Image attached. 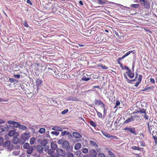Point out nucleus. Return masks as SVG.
Listing matches in <instances>:
<instances>
[{
    "instance_id": "obj_1",
    "label": "nucleus",
    "mask_w": 157,
    "mask_h": 157,
    "mask_svg": "<svg viewBox=\"0 0 157 157\" xmlns=\"http://www.w3.org/2000/svg\"><path fill=\"white\" fill-rule=\"evenodd\" d=\"M62 147L63 148L65 149L68 151H72L73 147L71 145H70L69 142L67 140L63 142Z\"/></svg>"
},
{
    "instance_id": "obj_2",
    "label": "nucleus",
    "mask_w": 157,
    "mask_h": 157,
    "mask_svg": "<svg viewBox=\"0 0 157 157\" xmlns=\"http://www.w3.org/2000/svg\"><path fill=\"white\" fill-rule=\"evenodd\" d=\"M123 130L126 131L127 133H131L134 135L137 134L135 128L134 127H126L124 128Z\"/></svg>"
},
{
    "instance_id": "obj_3",
    "label": "nucleus",
    "mask_w": 157,
    "mask_h": 157,
    "mask_svg": "<svg viewBox=\"0 0 157 157\" xmlns=\"http://www.w3.org/2000/svg\"><path fill=\"white\" fill-rule=\"evenodd\" d=\"M36 84L37 86V89L36 90H34L33 91V92L35 91V93H34V94H35V93H36L37 92H38L39 87H40L42 86L43 81L41 79L39 78L37 79L36 81Z\"/></svg>"
},
{
    "instance_id": "obj_4",
    "label": "nucleus",
    "mask_w": 157,
    "mask_h": 157,
    "mask_svg": "<svg viewBox=\"0 0 157 157\" xmlns=\"http://www.w3.org/2000/svg\"><path fill=\"white\" fill-rule=\"evenodd\" d=\"M12 126L11 125H5L4 126H0V130L2 132L9 131Z\"/></svg>"
},
{
    "instance_id": "obj_5",
    "label": "nucleus",
    "mask_w": 157,
    "mask_h": 157,
    "mask_svg": "<svg viewBox=\"0 0 157 157\" xmlns=\"http://www.w3.org/2000/svg\"><path fill=\"white\" fill-rule=\"evenodd\" d=\"M8 123L10 124H13L15 127H19L20 124L19 123L13 121H8Z\"/></svg>"
},
{
    "instance_id": "obj_6",
    "label": "nucleus",
    "mask_w": 157,
    "mask_h": 157,
    "mask_svg": "<svg viewBox=\"0 0 157 157\" xmlns=\"http://www.w3.org/2000/svg\"><path fill=\"white\" fill-rule=\"evenodd\" d=\"M29 136V133L26 132L22 134L21 137L22 139L25 140L26 141L28 140Z\"/></svg>"
},
{
    "instance_id": "obj_7",
    "label": "nucleus",
    "mask_w": 157,
    "mask_h": 157,
    "mask_svg": "<svg viewBox=\"0 0 157 157\" xmlns=\"http://www.w3.org/2000/svg\"><path fill=\"white\" fill-rule=\"evenodd\" d=\"M36 149V146H32L29 147L27 150L26 152L28 155L31 154L34 150Z\"/></svg>"
},
{
    "instance_id": "obj_8",
    "label": "nucleus",
    "mask_w": 157,
    "mask_h": 157,
    "mask_svg": "<svg viewBox=\"0 0 157 157\" xmlns=\"http://www.w3.org/2000/svg\"><path fill=\"white\" fill-rule=\"evenodd\" d=\"M73 136L76 139H79L82 137V135L79 132H74L72 133Z\"/></svg>"
},
{
    "instance_id": "obj_9",
    "label": "nucleus",
    "mask_w": 157,
    "mask_h": 157,
    "mask_svg": "<svg viewBox=\"0 0 157 157\" xmlns=\"http://www.w3.org/2000/svg\"><path fill=\"white\" fill-rule=\"evenodd\" d=\"M101 132L104 136L107 138H110L113 137V136L110 135L108 133L105 131L101 130Z\"/></svg>"
},
{
    "instance_id": "obj_10",
    "label": "nucleus",
    "mask_w": 157,
    "mask_h": 157,
    "mask_svg": "<svg viewBox=\"0 0 157 157\" xmlns=\"http://www.w3.org/2000/svg\"><path fill=\"white\" fill-rule=\"evenodd\" d=\"M126 73L130 78H132L134 77V73L131 71V70H129L128 71L126 72Z\"/></svg>"
},
{
    "instance_id": "obj_11",
    "label": "nucleus",
    "mask_w": 157,
    "mask_h": 157,
    "mask_svg": "<svg viewBox=\"0 0 157 157\" xmlns=\"http://www.w3.org/2000/svg\"><path fill=\"white\" fill-rule=\"evenodd\" d=\"M90 155L91 157H96L97 156V153L96 151L94 149H92L89 151Z\"/></svg>"
},
{
    "instance_id": "obj_12",
    "label": "nucleus",
    "mask_w": 157,
    "mask_h": 157,
    "mask_svg": "<svg viewBox=\"0 0 157 157\" xmlns=\"http://www.w3.org/2000/svg\"><path fill=\"white\" fill-rule=\"evenodd\" d=\"M36 149L39 153H41L43 152V148L42 146L39 145L36 146Z\"/></svg>"
},
{
    "instance_id": "obj_13",
    "label": "nucleus",
    "mask_w": 157,
    "mask_h": 157,
    "mask_svg": "<svg viewBox=\"0 0 157 157\" xmlns=\"http://www.w3.org/2000/svg\"><path fill=\"white\" fill-rule=\"evenodd\" d=\"M65 135H68L69 138H70L72 137V135L71 133L70 132H69L67 131H65L62 132L61 135L62 136H63Z\"/></svg>"
},
{
    "instance_id": "obj_14",
    "label": "nucleus",
    "mask_w": 157,
    "mask_h": 157,
    "mask_svg": "<svg viewBox=\"0 0 157 157\" xmlns=\"http://www.w3.org/2000/svg\"><path fill=\"white\" fill-rule=\"evenodd\" d=\"M56 153L57 154L60 156H63L64 155V153L62 149H59L56 150Z\"/></svg>"
},
{
    "instance_id": "obj_15",
    "label": "nucleus",
    "mask_w": 157,
    "mask_h": 157,
    "mask_svg": "<svg viewBox=\"0 0 157 157\" xmlns=\"http://www.w3.org/2000/svg\"><path fill=\"white\" fill-rule=\"evenodd\" d=\"M145 8L146 9H149L150 8V4L149 2L147 1L146 0L143 4Z\"/></svg>"
},
{
    "instance_id": "obj_16",
    "label": "nucleus",
    "mask_w": 157,
    "mask_h": 157,
    "mask_svg": "<svg viewBox=\"0 0 157 157\" xmlns=\"http://www.w3.org/2000/svg\"><path fill=\"white\" fill-rule=\"evenodd\" d=\"M15 131L14 130H11L8 133V135L9 136H17V135L15 136V134H17V135H18V133L17 132H16V133H15Z\"/></svg>"
},
{
    "instance_id": "obj_17",
    "label": "nucleus",
    "mask_w": 157,
    "mask_h": 157,
    "mask_svg": "<svg viewBox=\"0 0 157 157\" xmlns=\"http://www.w3.org/2000/svg\"><path fill=\"white\" fill-rule=\"evenodd\" d=\"M134 117L132 116H131L125 120L124 123V124H127L130 122H132L134 120Z\"/></svg>"
},
{
    "instance_id": "obj_18",
    "label": "nucleus",
    "mask_w": 157,
    "mask_h": 157,
    "mask_svg": "<svg viewBox=\"0 0 157 157\" xmlns=\"http://www.w3.org/2000/svg\"><path fill=\"white\" fill-rule=\"evenodd\" d=\"M52 129L56 131H63L62 128L58 126H54L52 128Z\"/></svg>"
},
{
    "instance_id": "obj_19",
    "label": "nucleus",
    "mask_w": 157,
    "mask_h": 157,
    "mask_svg": "<svg viewBox=\"0 0 157 157\" xmlns=\"http://www.w3.org/2000/svg\"><path fill=\"white\" fill-rule=\"evenodd\" d=\"M133 51H129L128 52H127L124 55L121 57H119L118 58V60H121L123 59L127 56L129 55L131 52H132Z\"/></svg>"
},
{
    "instance_id": "obj_20",
    "label": "nucleus",
    "mask_w": 157,
    "mask_h": 157,
    "mask_svg": "<svg viewBox=\"0 0 157 157\" xmlns=\"http://www.w3.org/2000/svg\"><path fill=\"white\" fill-rule=\"evenodd\" d=\"M51 147L52 150H55L57 148V145L54 142H52L51 143Z\"/></svg>"
},
{
    "instance_id": "obj_21",
    "label": "nucleus",
    "mask_w": 157,
    "mask_h": 157,
    "mask_svg": "<svg viewBox=\"0 0 157 157\" xmlns=\"http://www.w3.org/2000/svg\"><path fill=\"white\" fill-rule=\"evenodd\" d=\"M48 143V141L47 139H44L41 140L40 142V144L43 146H45Z\"/></svg>"
},
{
    "instance_id": "obj_22",
    "label": "nucleus",
    "mask_w": 157,
    "mask_h": 157,
    "mask_svg": "<svg viewBox=\"0 0 157 157\" xmlns=\"http://www.w3.org/2000/svg\"><path fill=\"white\" fill-rule=\"evenodd\" d=\"M82 147L81 144L79 143H77L75 146V149L76 150H78L80 149Z\"/></svg>"
},
{
    "instance_id": "obj_23",
    "label": "nucleus",
    "mask_w": 157,
    "mask_h": 157,
    "mask_svg": "<svg viewBox=\"0 0 157 157\" xmlns=\"http://www.w3.org/2000/svg\"><path fill=\"white\" fill-rule=\"evenodd\" d=\"M10 144V141L7 140L3 143V146L5 147H8Z\"/></svg>"
},
{
    "instance_id": "obj_24",
    "label": "nucleus",
    "mask_w": 157,
    "mask_h": 157,
    "mask_svg": "<svg viewBox=\"0 0 157 157\" xmlns=\"http://www.w3.org/2000/svg\"><path fill=\"white\" fill-rule=\"evenodd\" d=\"M146 113L145 110L144 109H140L137 112V113H140L141 114H145Z\"/></svg>"
},
{
    "instance_id": "obj_25",
    "label": "nucleus",
    "mask_w": 157,
    "mask_h": 157,
    "mask_svg": "<svg viewBox=\"0 0 157 157\" xmlns=\"http://www.w3.org/2000/svg\"><path fill=\"white\" fill-rule=\"evenodd\" d=\"M19 139L17 137L14 138L12 140L13 143L14 144H17L19 143Z\"/></svg>"
},
{
    "instance_id": "obj_26",
    "label": "nucleus",
    "mask_w": 157,
    "mask_h": 157,
    "mask_svg": "<svg viewBox=\"0 0 157 157\" xmlns=\"http://www.w3.org/2000/svg\"><path fill=\"white\" fill-rule=\"evenodd\" d=\"M66 99L67 100H72L74 101H76V100H77V99L75 97L72 96L69 97L67 98Z\"/></svg>"
},
{
    "instance_id": "obj_27",
    "label": "nucleus",
    "mask_w": 157,
    "mask_h": 157,
    "mask_svg": "<svg viewBox=\"0 0 157 157\" xmlns=\"http://www.w3.org/2000/svg\"><path fill=\"white\" fill-rule=\"evenodd\" d=\"M94 101L95 105H101V104H102V102L100 100H98L95 99Z\"/></svg>"
},
{
    "instance_id": "obj_28",
    "label": "nucleus",
    "mask_w": 157,
    "mask_h": 157,
    "mask_svg": "<svg viewBox=\"0 0 157 157\" xmlns=\"http://www.w3.org/2000/svg\"><path fill=\"white\" fill-rule=\"evenodd\" d=\"M106 0H98V2L100 5H103L106 3V2L105 1Z\"/></svg>"
},
{
    "instance_id": "obj_29",
    "label": "nucleus",
    "mask_w": 157,
    "mask_h": 157,
    "mask_svg": "<svg viewBox=\"0 0 157 157\" xmlns=\"http://www.w3.org/2000/svg\"><path fill=\"white\" fill-rule=\"evenodd\" d=\"M132 148L134 150H137L138 151H141V149H143L142 148H140L138 147L133 146L132 147Z\"/></svg>"
},
{
    "instance_id": "obj_30",
    "label": "nucleus",
    "mask_w": 157,
    "mask_h": 157,
    "mask_svg": "<svg viewBox=\"0 0 157 157\" xmlns=\"http://www.w3.org/2000/svg\"><path fill=\"white\" fill-rule=\"evenodd\" d=\"M51 134L52 136H57L59 135V132L57 131H52L51 132Z\"/></svg>"
},
{
    "instance_id": "obj_31",
    "label": "nucleus",
    "mask_w": 157,
    "mask_h": 157,
    "mask_svg": "<svg viewBox=\"0 0 157 157\" xmlns=\"http://www.w3.org/2000/svg\"><path fill=\"white\" fill-rule=\"evenodd\" d=\"M23 147L25 149H28L30 146L29 143H26L24 144Z\"/></svg>"
},
{
    "instance_id": "obj_32",
    "label": "nucleus",
    "mask_w": 157,
    "mask_h": 157,
    "mask_svg": "<svg viewBox=\"0 0 157 157\" xmlns=\"http://www.w3.org/2000/svg\"><path fill=\"white\" fill-rule=\"evenodd\" d=\"M140 5L138 4H132L130 5V6L135 8H138Z\"/></svg>"
},
{
    "instance_id": "obj_33",
    "label": "nucleus",
    "mask_w": 157,
    "mask_h": 157,
    "mask_svg": "<svg viewBox=\"0 0 157 157\" xmlns=\"http://www.w3.org/2000/svg\"><path fill=\"white\" fill-rule=\"evenodd\" d=\"M90 78H86L85 76H84L82 78V80L84 81H87L90 79Z\"/></svg>"
},
{
    "instance_id": "obj_34",
    "label": "nucleus",
    "mask_w": 157,
    "mask_h": 157,
    "mask_svg": "<svg viewBox=\"0 0 157 157\" xmlns=\"http://www.w3.org/2000/svg\"><path fill=\"white\" fill-rule=\"evenodd\" d=\"M90 144L92 145L95 146L96 147H98V145L97 144L93 141H90Z\"/></svg>"
},
{
    "instance_id": "obj_35",
    "label": "nucleus",
    "mask_w": 157,
    "mask_h": 157,
    "mask_svg": "<svg viewBox=\"0 0 157 157\" xmlns=\"http://www.w3.org/2000/svg\"><path fill=\"white\" fill-rule=\"evenodd\" d=\"M19 128L20 129L23 130H25L27 129V128L24 125H21V124Z\"/></svg>"
},
{
    "instance_id": "obj_36",
    "label": "nucleus",
    "mask_w": 157,
    "mask_h": 157,
    "mask_svg": "<svg viewBox=\"0 0 157 157\" xmlns=\"http://www.w3.org/2000/svg\"><path fill=\"white\" fill-rule=\"evenodd\" d=\"M45 129L44 128H41L39 132L40 133L42 134L45 132Z\"/></svg>"
},
{
    "instance_id": "obj_37",
    "label": "nucleus",
    "mask_w": 157,
    "mask_h": 157,
    "mask_svg": "<svg viewBox=\"0 0 157 157\" xmlns=\"http://www.w3.org/2000/svg\"><path fill=\"white\" fill-rule=\"evenodd\" d=\"M25 142V140L22 139L21 137L20 140L19 139V143L21 144H23Z\"/></svg>"
},
{
    "instance_id": "obj_38",
    "label": "nucleus",
    "mask_w": 157,
    "mask_h": 157,
    "mask_svg": "<svg viewBox=\"0 0 157 157\" xmlns=\"http://www.w3.org/2000/svg\"><path fill=\"white\" fill-rule=\"evenodd\" d=\"M90 124L93 127H95L96 126V124L93 121H90Z\"/></svg>"
},
{
    "instance_id": "obj_39",
    "label": "nucleus",
    "mask_w": 157,
    "mask_h": 157,
    "mask_svg": "<svg viewBox=\"0 0 157 157\" xmlns=\"http://www.w3.org/2000/svg\"><path fill=\"white\" fill-rule=\"evenodd\" d=\"M35 139L34 137H32L30 139V143L31 145L33 144L34 143Z\"/></svg>"
},
{
    "instance_id": "obj_40",
    "label": "nucleus",
    "mask_w": 157,
    "mask_h": 157,
    "mask_svg": "<svg viewBox=\"0 0 157 157\" xmlns=\"http://www.w3.org/2000/svg\"><path fill=\"white\" fill-rule=\"evenodd\" d=\"M108 154L110 157H115L114 154L110 151H108Z\"/></svg>"
},
{
    "instance_id": "obj_41",
    "label": "nucleus",
    "mask_w": 157,
    "mask_h": 157,
    "mask_svg": "<svg viewBox=\"0 0 157 157\" xmlns=\"http://www.w3.org/2000/svg\"><path fill=\"white\" fill-rule=\"evenodd\" d=\"M82 151L84 153L86 154L88 152V150L87 148H85L82 149Z\"/></svg>"
},
{
    "instance_id": "obj_42",
    "label": "nucleus",
    "mask_w": 157,
    "mask_h": 157,
    "mask_svg": "<svg viewBox=\"0 0 157 157\" xmlns=\"http://www.w3.org/2000/svg\"><path fill=\"white\" fill-rule=\"evenodd\" d=\"M46 146L44 147L43 150L45 152H47L48 151L49 148V146L48 145L45 146Z\"/></svg>"
},
{
    "instance_id": "obj_43",
    "label": "nucleus",
    "mask_w": 157,
    "mask_h": 157,
    "mask_svg": "<svg viewBox=\"0 0 157 157\" xmlns=\"http://www.w3.org/2000/svg\"><path fill=\"white\" fill-rule=\"evenodd\" d=\"M98 157H106L105 155L103 153H100L98 154Z\"/></svg>"
},
{
    "instance_id": "obj_44",
    "label": "nucleus",
    "mask_w": 157,
    "mask_h": 157,
    "mask_svg": "<svg viewBox=\"0 0 157 157\" xmlns=\"http://www.w3.org/2000/svg\"><path fill=\"white\" fill-rule=\"evenodd\" d=\"M99 67H100L101 68L104 69H106L108 68V67H106L105 65H103L102 64L99 65Z\"/></svg>"
},
{
    "instance_id": "obj_45",
    "label": "nucleus",
    "mask_w": 157,
    "mask_h": 157,
    "mask_svg": "<svg viewBox=\"0 0 157 157\" xmlns=\"http://www.w3.org/2000/svg\"><path fill=\"white\" fill-rule=\"evenodd\" d=\"M48 151V154L51 155H52V154L54 153V151H53L52 149H49Z\"/></svg>"
},
{
    "instance_id": "obj_46",
    "label": "nucleus",
    "mask_w": 157,
    "mask_h": 157,
    "mask_svg": "<svg viewBox=\"0 0 157 157\" xmlns=\"http://www.w3.org/2000/svg\"><path fill=\"white\" fill-rule=\"evenodd\" d=\"M144 115H142V116L143 117V118L145 119L146 120H147L148 118V116L146 115V113L144 114Z\"/></svg>"
},
{
    "instance_id": "obj_47",
    "label": "nucleus",
    "mask_w": 157,
    "mask_h": 157,
    "mask_svg": "<svg viewBox=\"0 0 157 157\" xmlns=\"http://www.w3.org/2000/svg\"><path fill=\"white\" fill-rule=\"evenodd\" d=\"M20 153L19 151H14L13 152V154L15 155H18Z\"/></svg>"
},
{
    "instance_id": "obj_48",
    "label": "nucleus",
    "mask_w": 157,
    "mask_h": 157,
    "mask_svg": "<svg viewBox=\"0 0 157 157\" xmlns=\"http://www.w3.org/2000/svg\"><path fill=\"white\" fill-rule=\"evenodd\" d=\"M63 140L62 139L59 140L57 141V143L59 144H62H62L63 143Z\"/></svg>"
},
{
    "instance_id": "obj_49",
    "label": "nucleus",
    "mask_w": 157,
    "mask_h": 157,
    "mask_svg": "<svg viewBox=\"0 0 157 157\" xmlns=\"http://www.w3.org/2000/svg\"><path fill=\"white\" fill-rule=\"evenodd\" d=\"M67 157H74V155L72 153L69 152L67 154Z\"/></svg>"
},
{
    "instance_id": "obj_50",
    "label": "nucleus",
    "mask_w": 157,
    "mask_h": 157,
    "mask_svg": "<svg viewBox=\"0 0 157 157\" xmlns=\"http://www.w3.org/2000/svg\"><path fill=\"white\" fill-rule=\"evenodd\" d=\"M95 109V110H96V111L97 112V115L98 116V117L99 118H101L102 117V115L101 114V113L98 112L97 111V110Z\"/></svg>"
},
{
    "instance_id": "obj_51",
    "label": "nucleus",
    "mask_w": 157,
    "mask_h": 157,
    "mask_svg": "<svg viewBox=\"0 0 157 157\" xmlns=\"http://www.w3.org/2000/svg\"><path fill=\"white\" fill-rule=\"evenodd\" d=\"M13 145H10L8 147L7 149L9 150H10L12 149L13 148Z\"/></svg>"
},
{
    "instance_id": "obj_52",
    "label": "nucleus",
    "mask_w": 157,
    "mask_h": 157,
    "mask_svg": "<svg viewBox=\"0 0 157 157\" xmlns=\"http://www.w3.org/2000/svg\"><path fill=\"white\" fill-rule=\"evenodd\" d=\"M9 80L11 82L13 83L16 81V80L13 78H9Z\"/></svg>"
},
{
    "instance_id": "obj_53",
    "label": "nucleus",
    "mask_w": 157,
    "mask_h": 157,
    "mask_svg": "<svg viewBox=\"0 0 157 157\" xmlns=\"http://www.w3.org/2000/svg\"><path fill=\"white\" fill-rule=\"evenodd\" d=\"M142 78V76L141 75H139L138 78V81L139 82H141V81Z\"/></svg>"
},
{
    "instance_id": "obj_54",
    "label": "nucleus",
    "mask_w": 157,
    "mask_h": 157,
    "mask_svg": "<svg viewBox=\"0 0 157 157\" xmlns=\"http://www.w3.org/2000/svg\"><path fill=\"white\" fill-rule=\"evenodd\" d=\"M68 111V110L67 109H65L61 112V114H64L67 113Z\"/></svg>"
},
{
    "instance_id": "obj_55",
    "label": "nucleus",
    "mask_w": 157,
    "mask_h": 157,
    "mask_svg": "<svg viewBox=\"0 0 157 157\" xmlns=\"http://www.w3.org/2000/svg\"><path fill=\"white\" fill-rule=\"evenodd\" d=\"M48 157H59V155L56 154H55L53 155H51Z\"/></svg>"
},
{
    "instance_id": "obj_56",
    "label": "nucleus",
    "mask_w": 157,
    "mask_h": 157,
    "mask_svg": "<svg viewBox=\"0 0 157 157\" xmlns=\"http://www.w3.org/2000/svg\"><path fill=\"white\" fill-rule=\"evenodd\" d=\"M4 140L2 137H0V146H1L3 144Z\"/></svg>"
},
{
    "instance_id": "obj_57",
    "label": "nucleus",
    "mask_w": 157,
    "mask_h": 157,
    "mask_svg": "<svg viewBox=\"0 0 157 157\" xmlns=\"http://www.w3.org/2000/svg\"><path fill=\"white\" fill-rule=\"evenodd\" d=\"M24 25L25 27H26L28 28L29 26V25L27 24V21H25L24 22V23L23 24Z\"/></svg>"
},
{
    "instance_id": "obj_58",
    "label": "nucleus",
    "mask_w": 157,
    "mask_h": 157,
    "mask_svg": "<svg viewBox=\"0 0 157 157\" xmlns=\"http://www.w3.org/2000/svg\"><path fill=\"white\" fill-rule=\"evenodd\" d=\"M151 87H147L144 89L143 90H141V91H145L146 90H147L149 89H151Z\"/></svg>"
},
{
    "instance_id": "obj_59",
    "label": "nucleus",
    "mask_w": 157,
    "mask_h": 157,
    "mask_svg": "<svg viewBox=\"0 0 157 157\" xmlns=\"http://www.w3.org/2000/svg\"><path fill=\"white\" fill-rule=\"evenodd\" d=\"M13 77H15V78H19L20 77V76L19 75H13Z\"/></svg>"
},
{
    "instance_id": "obj_60",
    "label": "nucleus",
    "mask_w": 157,
    "mask_h": 157,
    "mask_svg": "<svg viewBox=\"0 0 157 157\" xmlns=\"http://www.w3.org/2000/svg\"><path fill=\"white\" fill-rule=\"evenodd\" d=\"M101 107H102L104 109V112H105V105L102 102V104H101Z\"/></svg>"
},
{
    "instance_id": "obj_61",
    "label": "nucleus",
    "mask_w": 157,
    "mask_h": 157,
    "mask_svg": "<svg viewBox=\"0 0 157 157\" xmlns=\"http://www.w3.org/2000/svg\"><path fill=\"white\" fill-rule=\"evenodd\" d=\"M153 137L154 140H155V143H157V137L156 136H154L153 135H152Z\"/></svg>"
},
{
    "instance_id": "obj_62",
    "label": "nucleus",
    "mask_w": 157,
    "mask_h": 157,
    "mask_svg": "<svg viewBox=\"0 0 157 157\" xmlns=\"http://www.w3.org/2000/svg\"><path fill=\"white\" fill-rule=\"evenodd\" d=\"M116 105L114 107V108H116V106H118L120 105V102L118 100H117L116 101Z\"/></svg>"
},
{
    "instance_id": "obj_63",
    "label": "nucleus",
    "mask_w": 157,
    "mask_h": 157,
    "mask_svg": "<svg viewBox=\"0 0 157 157\" xmlns=\"http://www.w3.org/2000/svg\"><path fill=\"white\" fill-rule=\"evenodd\" d=\"M150 81L151 83L153 84H154L155 82V81L154 79L152 78H151L150 79Z\"/></svg>"
},
{
    "instance_id": "obj_64",
    "label": "nucleus",
    "mask_w": 157,
    "mask_h": 157,
    "mask_svg": "<svg viewBox=\"0 0 157 157\" xmlns=\"http://www.w3.org/2000/svg\"><path fill=\"white\" fill-rule=\"evenodd\" d=\"M26 2L28 4L31 5H33V3L31 2V1H30V0H27V1H26Z\"/></svg>"
}]
</instances>
